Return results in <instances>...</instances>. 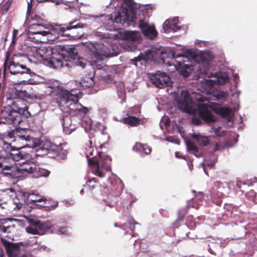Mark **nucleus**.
<instances>
[{
  "label": "nucleus",
  "mask_w": 257,
  "mask_h": 257,
  "mask_svg": "<svg viewBox=\"0 0 257 257\" xmlns=\"http://www.w3.org/2000/svg\"><path fill=\"white\" fill-rule=\"evenodd\" d=\"M37 224V229L38 230L39 235L44 234L45 232L51 229L52 225L50 222H41L39 220H35Z\"/></svg>",
  "instance_id": "24"
},
{
  "label": "nucleus",
  "mask_w": 257,
  "mask_h": 257,
  "mask_svg": "<svg viewBox=\"0 0 257 257\" xmlns=\"http://www.w3.org/2000/svg\"><path fill=\"white\" fill-rule=\"evenodd\" d=\"M201 165L203 166V170L206 174H207V169L208 168H211L213 167L214 163L211 162V163H208L206 161H204L203 163L201 164Z\"/></svg>",
  "instance_id": "39"
},
{
  "label": "nucleus",
  "mask_w": 257,
  "mask_h": 257,
  "mask_svg": "<svg viewBox=\"0 0 257 257\" xmlns=\"http://www.w3.org/2000/svg\"><path fill=\"white\" fill-rule=\"evenodd\" d=\"M0 257H5L4 253L1 250H0Z\"/></svg>",
  "instance_id": "53"
},
{
  "label": "nucleus",
  "mask_w": 257,
  "mask_h": 257,
  "mask_svg": "<svg viewBox=\"0 0 257 257\" xmlns=\"http://www.w3.org/2000/svg\"><path fill=\"white\" fill-rule=\"evenodd\" d=\"M85 46L90 52L92 63L95 65L98 61H101L106 57L116 55L118 53L117 52L111 53L109 49L102 43L87 42Z\"/></svg>",
  "instance_id": "10"
},
{
  "label": "nucleus",
  "mask_w": 257,
  "mask_h": 257,
  "mask_svg": "<svg viewBox=\"0 0 257 257\" xmlns=\"http://www.w3.org/2000/svg\"><path fill=\"white\" fill-rule=\"evenodd\" d=\"M121 121L124 124L134 126L139 125L141 120L136 116H130L122 118Z\"/></svg>",
  "instance_id": "27"
},
{
  "label": "nucleus",
  "mask_w": 257,
  "mask_h": 257,
  "mask_svg": "<svg viewBox=\"0 0 257 257\" xmlns=\"http://www.w3.org/2000/svg\"><path fill=\"white\" fill-rule=\"evenodd\" d=\"M178 19L174 18L172 19H168L163 24V30L165 33L175 32L180 30V27L178 25Z\"/></svg>",
  "instance_id": "15"
},
{
  "label": "nucleus",
  "mask_w": 257,
  "mask_h": 257,
  "mask_svg": "<svg viewBox=\"0 0 257 257\" xmlns=\"http://www.w3.org/2000/svg\"><path fill=\"white\" fill-rule=\"evenodd\" d=\"M39 47H32L30 48L28 54V59L31 62L37 63L38 62L42 61L41 55L39 54Z\"/></svg>",
  "instance_id": "22"
},
{
  "label": "nucleus",
  "mask_w": 257,
  "mask_h": 257,
  "mask_svg": "<svg viewBox=\"0 0 257 257\" xmlns=\"http://www.w3.org/2000/svg\"><path fill=\"white\" fill-rule=\"evenodd\" d=\"M50 174V172L45 169L39 168L38 177H48Z\"/></svg>",
  "instance_id": "38"
},
{
  "label": "nucleus",
  "mask_w": 257,
  "mask_h": 257,
  "mask_svg": "<svg viewBox=\"0 0 257 257\" xmlns=\"http://www.w3.org/2000/svg\"><path fill=\"white\" fill-rule=\"evenodd\" d=\"M77 65L81 67L82 68L90 67L93 66V64H91L90 62L87 61L85 59H80L76 63Z\"/></svg>",
  "instance_id": "36"
},
{
  "label": "nucleus",
  "mask_w": 257,
  "mask_h": 257,
  "mask_svg": "<svg viewBox=\"0 0 257 257\" xmlns=\"http://www.w3.org/2000/svg\"><path fill=\"white\" fill-rule=\"evenodd\" d=\"M210 132L214 133L216 135L219 137H222L225 135V131L222 130L220 126H213Z\"/></svg>",
  "instance_id": "35"
},
{
  "label": "nucleus",
  "mask_w": 257,
  "mask_h": 257,
  "mask_svg": "<svg viewBox=\"0 0 257 257\" xmlns=\"http://www.w3.org/2000/svg\"><path fill=\"white\" fill-rule=\"evenodd\" d=\"M39 51L42 61L43 60L49 61L52 58V55H54L53 49L50 47L41 46L39 47Z\"/></svg>",
  "instance_id": "21"
},
{
  "label": "nucleus",
  "mask_w": 257,
  "mask_h": 257,
  "mask_svg": "<svg viewBox=\"0 0 257 257\" xmlns=\"http://www.w3.org/2000/svg\"><path fill=\"white\" fill-rule=\"evenodd\" d=\"M133 150L139 152L141 155L149 154L152 151L151 148L147 145L137 143L133 147Z\"/></svg>",
  "instance_id": "23"
},
{
  "label": "nucleus",
  "mask_w": 257,
  "mask_h": 257,
  "mask_svg": "<svg viewBox=\"0 0 257 257\" xmlns=\"http://www.w3.org/2000/svg\"><path fill=\"white\" fill-rule=\"evenodd\" d=\"M112 16H107L108 26H105L106 29L112 31L116 29L112 25L116 24H123L126 23L128 25H134L137 18L135 9L130 5H125L119 9V11Z\"/></svg>",
  "instance_id": "8"
},
{
  "label": "nucleus",
  "mask_w": 257,
  "mask_h": 257,
  "mask_svg": "<svg viewBox=\"0 0 257 257\" xmlns=\"http://www.w3.org/2000/svg\"><path fill=\"white\" fill-rule=\"evenodd\" d=\"M251 182L252 183H255L257 182V179L256 178H253L252 180L251 179Z\"/></svg>",
  "instance_id": "55"
},
{
  "label": "nucleus",
  "mask_w": 257,
  "mask_h": 257,
  "mask_svg": "<svg viewBox=\"0 0 257 257\" xmlns=\"http://www.w3.org/2000/svg\"><path fill=\"white\" fill-rule=\"evenodd\" d=\"M114 226H117V225H116V223H115Z\"/></svg>",
  "instance_id": "63"
},
{
  "label": "nucleus",
  "mask_w": 257,
  "mask_h": 257,
  "mask_svg": "<svg viewBox=\"0 0 257 257\" xmlns=\"http://www.w3.org/2000/svg\"><path fill=\"white\" fill-rule=\"evenodd\" d=\"M7 165H3V163H2L1 162H0V168H3V171H5V170H9V171H12V169H11V168H7V169H5V167Z\"/></svg>",
  "instance_id": "46"
},
{
  "label": "nucleus",
  "mask_w": 257,
  "mask_h": 257,
  "mask_svg": "<svg viewBox=\"0 0 257 257\" xmlns=\"http://www.w3.org/2000/svg\"><path fill=\"white\" fill-rule=\"evenodd\" d=\"M17 221V222L20 221L19 220L16 219V218H4V219H2L0 221V231L4 233H6L7 232L8 229L10 228V226H6L4 225V224H6L8 221Z\"/></svg>",
  "instance_id": "31"
},
{
  "label": "nucleus",
  "mask_w": 257,
  "mask_h": 257,
  "mask_svg": "<svg viewBox=\"0 0 257 257\" xmlns=\"http://www.w3.org/2000/svg\"><path fill=\"white\" fill-rule=\"evenodd\" d=\"M7 252L9 257H32L29 254L21 255L19 246L15 244L8 245Z\"/></svg>",
  "instance_id": "16"
},
{
  "label": "nucleus",
  "mask_w": 257,
  "mask_h": 257,
  "mask_svg": "<svg viewBox=\"0 0 257 257\" xmlns=\"http://www.w3.org/2000/svg\"><path fill=\"white\" fill-rule=\"evenodd\" d=\"M9 70L12 74L18 73H29L30 71L29 69L26 68L25 65L21 64H13L10 62Z\"/></svg>",
  "instance_id": "19"
},
{
  "label": "nucleus",
  "mask_w": 257,
  "mask_h": 257,
  "mask_svg": "<svg viewBox=\"0 0 257 257\" xmlns=\"http://www.w3.org/2000/svg\"><path fill=\"white\" fill-rule=\"evenodd\" d=\"M57 53L54 52V55H52V58L50 59V61L53 65L55 68H61L63 65L62 60L60 58L56 57Z\"/></svg>",
  "instance_id": "29"
},
{
  "label": "nucleus",
  "mask_w": 257,
  "mask_h": 257,
  "mask_svg": "<svg viewBox=\"0 0 257 257\" xmlns=\"http://www.w3.org/2000/svg\"><path fill=\"white\" fill-rule=\"evenodd\" d=\"M56 82V84H54L53 85H48V87L51 88H55L56 87H57L58 86V83L57 82Z\"/></svg>",
  "instance_id": "48"
},
{
  "label": "nucleus",
  "mask_w": 257,
  "mask_h": 257,
  "mask_svg": "<svg viewBox=\"0 0 257 257\" xmlns=\"http://www.w3.org/2000/svg\"><path fill=\"white\" fill-rule=\"evenodd\" d=\"M166 140L168 142H172V141L170 140L169 138H166Z\"/></svg>",
  "instance_id": "57"
},
{
  "label": "nucleus",
  "mask_w": 257,
  "mask_h": 257,
  "mask_svg": "<svg viewBox=\"0 0 257 257\" xmlns=\"http://www.w3.org/2000/svg\"><path fill=\"white\" fill-rule=\"evenodd\" d=\"M200 61L199 62L200 71L198 83H200V89L203 92L210 95L207 98L218 101V103H222L228 97L227 93L215 88L216 85L224 84L229 82V78L225 72L218 73L213 66L212 61L213 57L209 52L202 53L200 55Z\"/></svg>",
  "instance_id": "1"
},
{
  "label": "nucleus",
  "mask_w": 257,
  "mask_h": 257,
  "mask_svg": "<svg viewBox=\"0 0 257 257\" xmlns=\"http://www.w3.org/2000/svg\"><path fill=\"white\" fill-rule=\"evenodd\" d=\"M80 94V90L77 89L68 90L58 88L55 99L60 109L64 112L72 115H76L78 113L86 114L88 108L78 102Z\"/></svg>",
  "instance_id": "6"
},
{
  "label": "nucleus",
  "mask_w": 257,
  "mask_h": 257,
  "mask_svg": "<svg viewBox=\"0 0 257 257\" xmlns=\"http://www.w3.org/2000/svg\"><path fill=\"white\" fill-rule=\"evenodd\" d=\"M6 122L13 124L16 128L9 132L6 138L13 139V142L21 143L22 146L18 147L20 149L28 146L27 142L31 140L28 135H23L26 128V119L30 115L25 101L22 99H18L13 102V108H6L3 112Z\"/></svg>",
  "instance_id": "2"
},
{
  "label": "nucleus",
  "mask_w": 257,
  "mask_h": 257,
  "mask_svg": "<svg viewBox=\"0 0 257 257\" xmlns=\"http://www.w3.org/2000/svg\"><path fill=\"white\" fill-rule=\"evenodd\" d=\"M28 9H29V7H30L29 3H28Z\"/></svg>",
  "instance_id": "60"
},
{
  "label": "nucleus",
  "mask_w": 257,
  "mask_h": 257,
  "mask_svg": "<svg viewBox=\"0 0 257 257\" xmlns=\"http://www.w3.org/2000/svg\"><path fill=\"white\" fill-rule=\"evenodd\" d=\"M185 143L188 151L191 152L197 157L201 156L202 151L200 150L193 142L190 140H186Z\"/></svg>",
  "instance_id": "25"
},
{
  "label": "nucleus",
  "mask_w": 257,
  "mask_h": 257,
  "mask_svg": "<svg viewBox=\"0 0 257 257\" xmlns=\"http://www.w3.org/2000/svg\"><path fill=\"white\" fill-rule=\"evenodd\" d=\"M90 146L86 148L85 155L88 164L92 166L93 173L100 178L104 176L105 172L110 170V157L102 152H97L92 147V140H89Z\"/></svg>",
  "instance_id": "7"
},
{
  "label": "nucleus",
  "mask_w": 257,
  "mask_h": 257,
  "mask_svg": "<svg viewBox=\"0 0 257 257\" xmlns=\"http://www.w3.org/2000/svg\"><path fill=\"white\" fill-rule=\"evenodd\" d=\"M37 224L35 223V220H31L30 221V225L26 228L27 233L32 234H38L39 233L37 227Z\"/></svg>",
  "instance_id": "30"
},
{
  "label": "nucleus",
  "mask_w": 257,
  "mask_h": 257,
  "mask_svg": "<svg viewBox=\"0 0 257 257\" xmlns=\"http://www.w3.org/2000/svg\"><path fill=\"white\" fill-rule=\"evenodd\" d=\"M23 157L24 156L21 152L16 154L12 153L9 156L8 160H13V161L18 162V163H19L21 161H23V160H24Z\"/></svg>",
  "instance_id": "33"
},
{
  "label": "nucleus",
  "mask_w": 257,
  "mask_h": 257,
  "mask_svg": "<svg viewBox=\"0 0 257 257\" xmlns=\"http://www.w3.org/2000/svg\"><path fill=\"white\" fill-rule=\"evenodd\" d=\"M165 123L166 125H170V119L167 120L166 121V122H165Z\"/></svg>",
  "instance_id": "51"
},
{
  "label": "nucleus",
  "mask_w": 257,
  "mask_h": 257,
  "mask_svg": "<svg viewBox=\"0 0 257 257\" xmlns=\"http://www.w3.org/2000/svg\"><path fill=\"white\" fill-rule=\"evenodd\" d=\"M190 136L200 145L206 146L210 144L209 137L198 132H193L190 134Z\"/></svg>",
  "instance_id": "18"
},
{
  "label": "nucleus",
  "mask_w": 257,
  "mask_h": 257,
  "mask_svg": "<svg viewBox=\"0 0 257 257\" xmlns=\"http://www.w3.org/2000/svg\"><path fill=\"white\" fill-rule=\"evenodd\" d=\"M82 125L86 132H89L92 129L91 119L89 117H84L82 121Z\"/></svg>",
  "instance_id": "32"
},
{
  "label": "nucleus",
  "mask_w": 257,
  "mask_h": 257,
  "mask_svg": "<svg viewBox=\"0 0 257 257\" xmlns=\"http://www.w3.org/2000/svg\"><path fill=\"white\" fill-rule=\"evenodd\" d=\"M167 53L161 52L160 50L151 49L145 52V54H141L135 58L136 61L142 60L146 62L148 60L156 61L159 58L162 59L164 63L169 66L174 67V69L185 77H187L193 70L191 59L184 55L177 54L175 52L170 51L169 55L166 57Z\"/></svg>",
  "instance_id": "5"
},
{
  "label": "nucleus",
  "mask_w": 257,
  "mask_h": 257,
  "mask_svg": "<svg viewBox=\"0 0 257 257\" xmlns=\"http://www.w3.org/2000/svg\"><path fill=\"white\" fill-rule=\"evenodd\" d=\"M175 70V69H174V67L173 68L172 70H171V71L173 72ZM169 71H170V69H169Z\"/></svg>",
  "instance_id": "58"
},
{
  "label": "nucleus",
  "mask_w": 257,
  "mask_h": 257,
  "mask_svg": "<svg viewBox=\"0 0 257 257\" xmlns=\"http://www.w3.org/2000/svg\"><path fill=\"white\" fill-rule=\"evenodd\" d=\"M122 85L123 86V87H121L120 89L119 88H117V90L118 97L121 98L122 99H123L125 97V92L124 89L123 88V85L122 84Z\"/></svg>",
  "instance_id": "41"
},
{
  "label": "nucleus",
  "mask_w": 257,
  "mask_h": 257,
  "mask_svg": "<svg viewBox=\"0 0 257 257\" xmlns=\"http://www.w3.org/2000/svg\"><path fill=\"white\" fill-rule=\"evenodd\" d=\"M139 26L144 35L146 37L152 39L156 37L157 32L153 25H150L147 22L144 20H141L140 21Z\"/></svg>",
  "instance_id": "13"
},
{
  "label": "nucleus",
  "mask_w": 257,
  "mask_h": 257,
  "mask_svg": "<svg viewBox=\"0 0 257 257\" xmlns=\"http://www.w3.org/2000/svg\"><path fill=\"white\" fill-rule=\"evenodd\" d=\"M11 168L12 171L5 172L6 174H9L15 178L25 177L28 174H32L36 170V165L32 161L26 160L21 161L19 163L11 164V166H6L5 169Z\"/></svg>",
  "instance_id": "9"
},
{
  "label": "nucleus",
  "mask_w": 257,
  "mask_h": 257,
  "mask_svg": "<svg viewBox=\"0 0 257 257\" xmlns=\"http://www.w3.org/2000/svg\"><path fill=\"white\" fill-rule=\"evenodd\" d=\"M237 76V75H236L234 78H236V77Z\"/></svg>",
  "instance_id": "61"
},
{
  "label": "nucleus",
  "mask_w": 257,
  "mask_h": 257,
  "mask_svg": "<svg viewBox=\"0 0 257 257\" xmlns=\"http://www.w3.org/2000/svg\"><path fill=\"white\" fill-rule=\"evenodd\" d=\"M79 83L83 89L92 86L94 84L92 74H90L88 76L83 77L80 81Z\"/></svg>",
  "instance_id": "26"
},
{
  "label": "nucleus",
  "mask_w": 257,
  "mask_h": 257,
  "mask_svg": "<svg viewBox=\"0 0 257 257\" xmlns=\"http://www.w3.org/2000/svg\"><path fill=\"white\" fill-rule=\"evenodd\" d=\"M23 196L27 200L28 203H35L36 205L41 207L46 206L45 204H47L48 202L44 197L41 196L38 194L26 192L23 193Z\"/></svg>",
  "instance_id": "12"
},
{
  "label": "nucleus",
  "mask_w": 257,
  "mask_h": 257,
  "mask_svg": "<svg viewBox=\"0 0 257 257\" xmlns=\"http://www.w3.org/2000/svg\"><path fill=\"white\" fill-rule=\"evenodd\" d=\"M130 223H133L134 224H137V222H136L133 219H132L131 220H130Z\"/></svg>",
  "instance_id": "52"
},
{
  "label": "nucleus",
  "mask_w": 257,
  "mask_h": 257,
  "mask_svg": "<svg viewBox=\"0 0 257 257\" xmlns=\"http://www.w3.org/2000/svg\"><path fill=\"white\" fill-rule=\"evenodd\" d=\"M57 206V202H54V204L51 206L52 208H54Z\"/></svg>",
  "instance_id": "50"
},
{
  "label": "nucleus",
  "mask_w": 257,
  "mask_h": 257,
  "mask_svg": "<svg viewBox=\"0 0 257 257\" xmlns=\"http://www.w3.org/2000/svg\"><path fill=\"white\" fill-rule=\"evenodd\" d=\"M178 131H179V132H181V130H180V128H178Z\"/></svg>",
  "instance_id": "59"
},
{
  "label": "nucleus",
  "mask_w": 257,
  "mask_h": 257,
  "mask_svg": "<svg viewBox=\"0 0 257 257\" xmlns=\"http://www.w3.org/2000/svg\"><path fill=\"white\" fill-rule=\"evenodd\" d=\"M188 165L189 166V168L190 170H191L192 169V165H190L189 163L188 164Z\"/></svg>",
  "instance_id": "56"
},
{
  "label": "nucleus",
  "mask_w": 257,
  "mask_h": 257,
  "mask_svg": "<svg viewBox=\"0 0 257 257\" xmlns=\"http://www.w3.org/2000/svg\"><path fill=\"white\" fill-rule=\"evenodd\" d=\"M19 31L18 30L15 29L13 32L12 40L11 42L12 45H14L16 43V40L19 37Z\"/></svg>",
  "instance_id": "40"
},
{
  "label": "nucleus",
  "mask_w": 257,
  "mask_h": 257,
  "mask_svg": "<svg viewBox=\"0 0 257 257\" xmlns=\"http://www.w3.org/2000/svg\"><path fill=\"white\" fill-rule=\"evenodd\" d=\"M236 109L228 107H218L214 110L216 113L220 115L223 118L226 119L228 125L232 124L233 121L234 112Z\"/></svg>",
  "instance_id": "14"
},
{
  "label": "nucleus",
  "mask_w": 257,
  "mask_h": 257,
  "mask_svg": "<svg viewBox=\"0 0 257 257\" xmlns=\"http://www.w3.org/2000/svg\"><path fill=\"white\" fill-rule=\"evenodd\" d=\"M66 231V229L64 227L60 229L59 232L61 234H64Z\"/></svg>",
  "instance_id": "47"
},
{
  "label": "nucleus",
  "mask_w": 257,
  "mask_h": 257,
  "mask_svg": "<svg viewBox=\"0 0 257 257\" xmlns=\"http://www.w3.org/2000/svg\"><path fill=\"white\" fill-rule=\"evenodd\" d=\"M175 156L178 158H182V156L180 155V153H179V152H176Z\"/></svg>",
  "instance_id": "49"
},
{
  "label": "nucleus",
  "mask_w": 257,
  "mask_h": 257,
  "mask_svg": "<svg viewBox=\"0 0 257 257\" xmlns=\"http://www.w3.org/2000/svg\"><path fill=\"white\" fill-rule=\"evenodd\" d=\"M225 147V145L221 143H216L215 147V150H221L223 149Z\"/></svg>",
  "instance_id": "44"
},
{
  "label": "nucleus",
  "mask_w": 257,
  "mask_h": 257,
  "mask_svg": "<svg viewBox=\"0 0 257 257\" xmlns=\"http://www.w3.org/2000/svg\"><path fill=\"white\" fill-rule=\"evenodd\" d=\"M82 191H83V190H81L80 191L81 193H82Z\"/></svg>",
  "instance_id": "62"
},
{
  "label": "nucleus",
  "mask_w": 257,
  "mask_h": 257,
  "mask_svg": "<svg viewBox=\"0 0 257 257\" xmlns=\"http://www.w3.org/2000/svg\"><path fill=\"white\" fill-rule=\"evenodd\" d=\"M149 76L152 83L158 88L170 86L172 83L170 77L165 72L157 71L150 74Z\"/></svg>",
  "instance_id": "11"
},
{
  "label": "nucleus",
  "mask_w": 257,
  "mask_h": 257,
  "mask_svg": "<svg viewBox=\"0 0 257 257\" xmlns=\"http://www.w3.org/2000/svg\"><path fill=\"white\" fill-rule=\"evenodd\" d=\"M192 123L195 125H199L201 123V119L196 117H193L192 119Z\"/></svg>",
  "instance_id": "43"
},
{
  "label": "nucleus",
  "mask_w": 257,
  "mask_h": 257,
  "mask_svg": "<svg viewBox=\"0 0 257 257\" xmlns=\"http://www.w3.org/2000/svg\"><path fill=\"white\" fill-rule=\"evenodd\" d=\"M12 0H8L5 3V4L3 5V8H2V14H5L8 12L10 7L12 5Z\"/></svg>",
  "instance_id": "37"
},
{
  "label": "nucleus",
  "mask_w": 257,
  "mask_h": 257,
  "mask_svg": "<svg viewBox=\"0 0 257 257\" xmlns=\"http://www.w3.org/2000/svg\"><path fill=\"white\" fill-rule=\"evenodd\" d=\"M74 50V48L70 47H65L63 50H62V53H61V55H63L64 54V52H67L68 53V56L72 57L73 55L71 53V52L73 53V51Z\"/></svg>",
  "instance_id": "42"
},
{
  "label": "nucleus",
  "mask_w": 257,
  "mask_h": 257,
  "mask_svg": "<svg viewBox=\"0 0 257 257\" xmlns=\"http://www.w3.org/2000/svg\"><path fill=\"white\" fill-rule=\"evenodd\" d=\"M39 148L42 150L46 151L48 153L51 151L57 153L60 149V147L55 145L48 140L41 141Z\"/></svg>",
  "instance_id": "20"
},
{
  "label": "nucleus",
  "mask_w": 257,
  "mask_h": 257,
  "mask_svg": "<svg viewBox=\"0 0 257 257\" xmlns=\"http://www.w3.org/2000/svg\"><path fill=\"white\" fill-rule=\"evenodd\" d=\"M171 95L178 108L188 114L194 115L198 113L199 115L207 122H213L216 118L212 114L209 104L205 103L201 95L197 94L196 99L202 103L195 104L186 89H178L177 91L171 92Z\"/></svg>",
  "instance_id": "3"
},
{
  "label": "nucleus",
  "mask_w": 257,
  "mask_h": 257,
  "mask_svg": "<svg viewBox=\"0 0 257 257\" xmlns=\"http://www.w3.org/2000/svg\"><path fill=\"white\" fill-rule=\"evenodd\" d=\"M46 248V246H44V245H42L41 246L39 247V249L40 250H45Z\"/></svg>",
  "instance_id": "54"
},
{
  "label": "nucleus",
  "mask_w": 257,
  "mask_h": 257,
  "mask_svg": "<svg viewBox=\"0 0 257 257\" xmlns=\"http://www.w3.org/2000/svg\"><path fill=\"white\" fill-rule=\"evenodd\" d=\"M26 58L23 55L16 54L13 56L10 62L13 64H20V62H23Z\"/></svg>",
  "instance_id": "34"
},
{
  "label": "nucleus",
  "mask_w": 257,
  "mask_h": 257,
  "mask_svg": "<svg viewBox=\"0 0 257 257\" xmlns=\"http://www.w3.org/2000/svg\"><path fill=\"white\" fill-rule=\"evenodd\" d=\"M14 203L16 204V207L18 209L21 208V207H22V205H23V204L22 203H20L19 202H17L15 200H14Z\"/></svg>",
  "instance_id": "45"
},
{
  "label": "nucleus",
  "mask_w": 257,
  "mask_h": 257,
  "mask_svg": "<svg viewBox=\"0 0 257 257\" xmlns=\"http://www.w3.org/2000/svg\"><path fill=\"white\" fill-rule=\"evenodd\" d=\"M73 22H70L69 25H46L39 24H33L28 29V37L36 42H45L54 41L61 36L80 37L82 34L74 35V33L69 31L73 29L82 27V24H78L73 25Z\"/></svg>",
  "instance_id": "4"
},
{
  "label": "nucleus",
  "mask_w": 257,
  "mask_h": 257,
  "mask_svg": "<svg viewBox=\"0 0 257 257\" xmlns=\"http://www.w3.org/2000/svg\"><path fill=\"white\" fill-rule=\"evenodd\" d=\"M72 118L69 116L64 117L63 119V131L66 135L70 134L76 128L75 124L72 123Z\"/></svg>",
  "instance_id": "17"
},
{
  "label": "nucleus",
  "mask_w": 257,
  "mask_h": 257,
  "mask_svg": "<svg viewBox=\"0 0 257 257\" xmlns=\"http://www.w3.org/2000/svg\"><path fill=\"white\" fill-rule=\"evenodd\" d=\"M124 36L126 39L132 41L138 40L140 39L141 37L140 33L136 31H125Z\"/></svg>",
  "instance_id": "28"
}]
</instances>
